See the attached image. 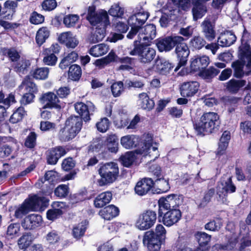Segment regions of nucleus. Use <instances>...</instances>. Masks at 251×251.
Returning <instances> with one entry per match:
<instances>
[{
  "mask_svg": "<svg viewBox=\"0 0 251 251\" xmlns=\"http://www.w3.org/2000/svg\"><path fill=\"white\" fill-rule=\"evenodd\" d=\"M87 19L92 25L97 26L95 30L89 37V42L96 43L102 41L105 36V27L109 24L106 11L101 10L96 12L95 7L90 6Z\"/></svg>",
  "mask_w": 251,
  "mask_h": 251,
  "instance_id": "nucleus-1",
  "label": "nucleus"
},
{
  "mask_svg": "<svg viewBox=\"0 0 251 251\" xmlns=\"http://www.w3.org/2000/svg\"><path fill=\"white\" fill-rule=\"evenodd\" d=\"M219 125V116L217 113L208 112L204 113L194 126L198 135H204L212 133Z\"/></svg>",
  "mask_w": 251,
  "mask_h": 251,
  "instance_id": "nucleus-2",
  "label": "nucleus"
},
{
  "mask_svg": "<svg viewBox=\"0 0 251 251\" xmlns=\"http://www.w3.org/2000/svg\"><path fill=\"white\" fill-rule=\"evenodd\" d=\"M48 202V200L45 197L34 196L15 208L14 216L21 218L31 210L36 211L45 206Z\"/></svg>",
  "mask_w": 251,
  "mask_h": 251,
  "instance_id": "nucleus-3",
  "label": "nucleus"
},
{
  "mask_svg": "<svg viewBox=\"0 0 251 251\" xmlns=\"http://www.w3.org/2000/svg\"><path fill=\"white\" fill-rule=\"evenodd\" d=\"M100 178L98 182L100 186L111 184L117 179L119 174L118 164L110 162L102 164L99 169Z\"/></svg>",
  "mask_w": 251,
  "mask_h": 251,
  "instance_id": "nucleus-4",
  "label": "nucleus"
},
{
  "mask_svg": "<svg viewBox=\"0 0 251 251\" xmlns=\"http://www.w3.org/2000/svg\"><path fill=\"white\" fill-rule=\"evenodd\" d=\"M134 49L129 52L131 55H138L139 61L143 63H149L155 57V50L148 44H134Z\"/></svg>",
  "mask_w": 251,
  "mask_h": 251,
  "instance_id": "nucleus-5",
  "label": "nucleus"
},
{
  "mask_svg": "<svg viewBox=\"0 0 251 251\" xmlns=\"http://www.w3.org/2000/svg\"><path fill=\"white\" fill-rule=\"evenodd\" d=\"M236 190V187L233 184L231 178L229 176H223L218 182L217 186L218 201L223 203L226 204L228 202L226 198L227 193H233Z\"/></svg>",
  "mask_w": 251,
  "mask_h": 251,
  "instance_id": "nucleus-6",
  "label": "nucleus"
},
{
  "mask_svg": "<svg viewBox=\"0 0 251 251\" xmlns=\"http://www.w3.org/2000/svg\"><path fill=\"white\" fill-rule=\"evenodd\" d=\"M147 12L141 10L139 12L131 15L128 20L127 23L131 26V29L127 35L128 39H132L137 34L141 25L145 23L148 18Z\"/></svg>",
  "mask_w": 251,
  "mask_h": 251,
  "instance_id": "nucleus-7",
  "label": "nucleus"
},
{
  "mask_svg": "<svg viewBox=\"0 0 251 251\" xmlns=\"http://www.w3.org/2000/svg\"><path fill=\"white\" fill-rule=\"evenodd\" d=\"M156 213L153 210H146L141 213L137 218L135 226L140 230H146L155 224L156 221Z\"/></svg>",
  "mask_w": 251,
  "mask_h": 251,
  "instance_id": "nucleus-8",
  "label": "nucleus"
},
{
  "mask_svg": "<svg viewBox=\"0 0 251 251\" xmlns=\"http://www.w3.org/2000/svg\"><path fill=\"white\" fill-rule=\"evenodd\" d=\"M141 148L137 149L135 152L137 154L144 156L149 155L153 160H155L159 156L157 144L153 143L152 137L148 135L141 144Z\"/></svg>",
  "mask_w": 251,
  "mask_h": 251,
  "instance_id": "nucleus-9",
  "label": "nucleus"
},
{
  "mask_svg": "<svg viewBox=\"0 0 251 251\" xmlns=\"http://www.w3.org/2000/svg\"><path fill=\"white\" fill-rule=\"evenodd\" d=\"M137 34L138 39L134 42V44H148L156 36V27L152 24L147 25L140 28Z\"/></svg>",
  "mask_w": 251,
  "mask_h": 251,
  "instance_id": "nucleus-10",
  "label": "nucleus"
},
{
  "mask_svg": "<svg viewBox=\"0 0 251 251\" xmlns=\"http://www.w3.org/2000/svg\"><path fill=\"white\" fill-rule=\"evenodd\" d=\"M248 35V32L244 29L242 38V45L239 47V55L244 62H247L246 67L248 70V73H250L251 72V48L246 43Z\"/></svg>",
  "mask_w": 251,
  "mask_h": 251,
  "instance_id": "nucleus-11",
  "label": "nucleus"
},
{
  "mask_svg": "<svg viewBox=\"0 0 251 251\" xmlns=\"http://www.w3.org/2000/svg\"><path fill=\"white\" fill-rule=\"evenodd\" d=\"M180 38L182 40L175 45L176 47L175 51L178 60V65L175 69V71H177L180 67L183 66L186 64L188 57L190 54V50L187 44L184 42V38L181 36Z\"/></svg>",
  "mask_w": 251,
  "mask_h": 251,
  "instance_id": "nucleus-12",
  "label": "nucleus"
},
{
  "mask_svg": "<svg viewBox=\"0 0 251 251\" xmlns=\"http://www.w3.org/2000/svg\"><path fill=\"white\" fill-rule=\"evenodd\" d=\"M143 242L150 251H158L162 243L154 234L152 230L146 231L144 235Z\"/></svg>",
  "mask_w": 251,
  "mask_h": 251,
  "instance_id": "nucleus-13",
  "label": "nucleus"
},
{
  "mask_svg": "<svg viewBox=\"0 0 251 251\" xmlns=\"http://www.w3.org/2000/svg\"><path fill=\"white\" fill-rule=\"evenodd\" d=\"M182 40L180 36H168L166 38L157 40L156 46L160 51H168L171 50L176 43Z\"/></svg>",
  "mask_w": 251,
  "mask_h": 251,
  "instance_id": "nucleus-14",
  "label": "nucleus"
},
{
  "mask_svg": "<svg viewBox=\"0 0 251 251\" xmlns=\"http://www.w3.org/2000/svg\"><path fill=\"white\" fill-rule=\"evenodd\" d=\"M180 200L177 195H171L166 198H162L158 201L160 209L171 210L176 207L180 204Z\"/></svg>",
  "mask_w": 251,
  "mask_h": 251,
  "instance_id": "nucleus-15",
  "label": "nucleus"
},
{
  "mask_svg": "<svg viewBox=\"0 0 251 251\" xmlns=\"http://www.w3.org/2000/svg\"><path fill=\"white\" fill-rule=\"evenodd\" d=\"M210 62L209 57L206 55L195 56L191 60L190 68L193 72H199L205 69Z\"/></svg>",
  "mask_w": 251,
  "mask_h": 251,
  "instance_id": "nucleus-16",
  "label": "nucleus"
},
{
  "mask_svg": "<svg viewBox=\"0 0 251 251\" xmlns=\"http://www.w3.org/2000/svg\"><path fill=\"white\" fill-rule=\"evenodd\" d=\"M42 217L38 214H32L25 217L22 226L25 229H33L39 226L42 223Z\"/></svg>",
  "mask_w": 251,
  "mask_h": 251,
  "instance_id": "nucleus-17",
  "label": "nucleus"
},
{
  "mask_svg": "<svg viewBox=\"0 0 251 251\" xmlns=\"http://www.w3.org/2000/svg\"><path fill=\"white\" fill-rule=\"evenodd\" d=\"M58 41L64 44L67 48L74 49L78 44V40L72 32L67 31L63 32L58 36Z\"/></svg>",
  "mask_w": 251,
  "mask_h": 251,
  "instance_id": "nucleus-18",
  "label": "nucleus"
},
{
  "mask_svg": "<svg viewBox=\"0 0 251 251\" xmlns=\"http://www.w3.org/2000/svg\"><path fill=\"white\" fill-rule=\"evenodd\" d=\"M199 87V83L196 81L184 82L180 87L181 95L184 97H192L197 93Z\"/></svg>",
  "mask_w": 251,
  "mask_h": 251,
  "instance_id": "nucleus-19",
  "label": "nucleus"
},
{
  "mask_svg": "<svg viewBox=\"0 0 251 251\" xmlns=\"http://www.w3.org/2000/svg\"><path fill=\"white\" fill-rule=\"evenodd\" d=\"M94 105L90 102H88L87 104L79 102L75 104V108L76 112L78 113L85 121L90 120V112L94 110Z\"/></svg>",
  "mask_w": 251,
  "mask_h": 251,
  "instance_id": "nucleus-20",
  "label": "nucleus"
},
{
  "mask_svg": "<svg viewBox=\"0 0 251 251\" xmlns=\"http://www.w3.org/2000/svg\"><path fill=\"white\" fill-rule=\"evenodd\" d=\"M202 32L205 38L208 41H213L216 37V32L214 29L215 25L212 23L210 17H207L201 23Z\"/></svg>",
  "mask_w": 251,
  "mask_h": 251,
  "instance_id": "nucleus-21",
  "label": "nucleus"
},
{
  "mask_svg": "<svg viewBox=\"0 0 251 251\" xmlns=\"http://www.w3.org/2000/svg\"><path fill=\"white\" fill-rule=\"evenodd\" d=\"M153 186V181L151 178H147L142 179L138 181L135 188V193L139 196L146 195Z\"/></svg>",
  "mask_w": 251,
  "mask_h": 251,
  "instance_id": "nucleus-22",
  "label": "nucleus"
},
{
  "mask_svg": "<svg viewBox=\"0 0 251 251\" xmlns=\"http://www.w3.org/2000/svg\"><path fill=\"white\" fill-rule=\"evenodd\" d=\"M181 217L180 211L174 208L167 211L163 216V223L167 226H170L176 223Z\"/></svg>",
  "mask_w": 251,
  "mask_h": 251,
  "instance_id": "nucleus-23",
  "label": "nucleus"
},
{
  "mask_svg": "<svg viewBox=\"0 0 251 251\" xmlns=\"http://www.w3.org/2000/svg\"><path fill=\"white\" fill-rule=\"evenodd\" d=\"M41 101L45 104L44 108L57 107L59 100L56 95L51 92L43 94L41 98Z\"/></svg>",
  "mask_w": 251,
  "mask_h": 251,
  "instance_id": "nucleus-24",
  "label": "nucleus"
},
{
  "mask_svg": "<svg viewBox=\"0 0 251 251\" xmlns=\"http://www.w3.org/2000/svg\"><path fill=\"white\" fill-rule=\"evenodd\" d=\"M173 68L172 64L164 59L158 58L155 60L154 69L162 75H167Z\"/></svg>",
  "mask_w": 251,
  "mask_h": 251,
  "instance_id": "nucleus-25",
  "label": "nucleus"
},
{
  "mask_svg": "<svg viewBox=\"0 0 251 251\" xmlns=\"http://www.w3.org/2000/svg\"><path fill=\"white\" fill-rule=\"evenodd\" d=\"M119 208L111 204L105 207L99 211L100 216L106 220H110L119 215Z\"/></svg>",
  "mask_w": 251,
  "mask_h": 251,
  "instance_id": "nucleus-26",
  "label": "nucleus"
},
{
  "mask_svg": "<svg viewBox=\"0 0 251 251\" xmlns=\"http://www.w3.org/2000/svg\"><path fill=\"white\" fill-rule=\"evenodd\" d=\"M236 37L234 34L230 31L222 33L218 39V42L222 47H229L236 41Z\"/></svg>",
  "mask_w": 251,
  "mask_h": 251,
  "instance_id": "nucleus-27",
  "label": "nucleus"
},
{
  "mask_svg": "<svg viewBox=\"0 0 251 251\" xmlns=\"http://www.w3.org/2000/svg\"><path fill=\"white\" fill-rule=\"evenodd\" d=\"M82 125L81 117L71 116L66 121L65 126L76 135L80 130Z\"/></svg>",
  "mask_w": 251,
  "mask_h": 251,
  "instance_id": "nucleus-28",
  "label": "nucleus"
},
{
  "mask_svg": "<svg viewBox=\"0 0 251 251\" xmlns=\"http://www.w3.org/2000/svg\"><path fill=\"white\" fill-rule=\"evenodd\" d=\"M192 3L193 5L192 13L195 20L201 18L206 12V6L200 2V0H193Z\"/></svg>",
  "mask_w": 251,
  "mask_h": 251,
  "instance_id": "nucleus-29",
  "label": "nucleus"
},
{
  "mask_svg": "<svg viewBox=\"0 0 251 251\" xmlns=\"http://www.w3.org/2000/svg\"><path fill=\"white\" fill-rule=\"evenodd\" d=\"M138 104L142 109L147 110H151L154 106L153 100L150 99L146 93H142L138 95Z\"/></svg>",
  "mask_w": 251,
  "mask_h": 251,
  "instance_id": "nucleus-30",
  "label": "nucleus"
},
{
  "mask_svg": "<svg viewBox=\"0 0 251 251\" xmlns=\"http://www.w3.org/2000/svg\"><path fill=\"white\" fill-rule=\"evenodd\" d=\"M109 50V46L104 43L93 46L89 50V53L95 57H98L106 54Z\"/></svg>",
  "mask_w": 251,
  "mask_h": 251,
  "instance_id": "nucleus-31",
  "label": "nucleus"
},
{
  "mask_svg": "<svg viewBox=\"0 0 251 251\" xmlns=\"http://www.w3.org/2000/svg\"><path fill=\"white\" fill-rule=\"evenodd\" d=\"M112 197V193L109 191L100 194L94 200L95 206L97 208L103 207L111 201Z\"/></svg>",
  "mask_w": 251,
  "mask_h": 251,
  "instance_id": "nucleus-32",
  "label": "nucleus"
},
{
  "mask_svg": "<svg viewBox=\"0 0 251 251\" xmlns=\"http://www.w3.org/2000/svg\"><path fill=\"white\" fill-rule=\"evenodd\" d=\"M19 88L23 92H31L33 94H35L37 92V86L32 81V78L28 76L25 78L21 85L20 86Z\"/></svg>",
  "mask_w": 251,
  "mask_h": 251,
  "instance_id": "nucleus-33",
  "label": "nucleus"
},
{
  "mask_svg": "<svg viewBox=\"0 0 251 251\" xmlns=\"http://www.w3.org/2000/svg\"><path fill=\"white\" fill-rule=\"evenodd\" d=\"M139 140L138 137L134 135H126L121 138V145L126 149H130L136 146Z\"/></svg>",
  "mask_w": 251,
  "mask_h": 251,
  "instance_id": "nucleus-34",
  "label": "nucleus"
},
{
  "mask_svg": "<svg viewBox=\"0 0 251 251\" xmlns=\"http://www.w3.org/2000/svg\"><path fill=\"white\" fill-rule=\"evenodd\" d=\"M197 236L199 244L197 251H208L207 245L210 241L211 236L203 232H198Z\"/></svg>",
  "mask_w": 251,
  "mask_h": 251,
  "instance_id": "nucleus-35",
  "label": "nucleus"
},
{
  "mask_svg": "<svg viewBox=\"0 0 251 251\" xmlns=\"http://www.w3.org/2000/svg\"><path fill=\"white\" fill-rule=\"evenodd\" d=\"M169 179L168 178H159L153 182V186L156 187L158 191L157 193H163L167 192L170 189L169 182Z\"/></svg>",
  "mask_w": 251,
  "mask_h": 251,
  "instance_id": "nucleus-36",
  "label": "nucleus"
},
{
  "mask_svg": "<svg viewBox=\"0 0 251 251\" xmlns=\"http://www.w3.org/2000/svg\"><path fill=\"white\" fill-rule=\"evenodd\" d=\"M108 150L113 153H116L118 151V140L116 134L108 135L106 142Z\"/></svg>",
  "mask_w": 251,
  "mask_h": 251,
  "instance_id": "nucleus-37",
  "label": "nucleus"
},
{
  "mask_svg": "<svg viewBox=\"0 0 251 251\" xmlns=\"http://www.w3.org/2000/svg\"><path fill=\"white\" fill-rule=\"evenodd\" d=\"M26 115L25 108L20 106L14 111L10 117L9 122L12 124H17L22 121Z\"/></svg>",
  "mask_w": 251,
  "mask_h": 251,
  "instance_id": "nucleus-38",
  "label": "nucleus"
},
{
  "mask_svg": "<svg viewBox=\"0 0 251 251\" xmlns=\"http://www.w3.org/2000/svg\"><path fill=\"white\" fill-rule=\"evenodd\" d=\"M50 36V30L47 27H42L36 33L35 40L39 46H41Z\"/></svg>",
  "mask_w": 251,
  "mask_h": 251,
  "instance_id": "nucleus-39",
  "label": "nucleus"
},
{
  "mask_svg": "<svg viewBox=\"0 0 251 251\" xmlns=\"http://www.w3.org/2000/svg\"><path fill=\"white\" fill-rule=\"evenodd\" d=\"M246 81L244 80L231 79L226 83V89L232 93H236L240 88L246 85Z\"/></svg>",
  "mask_w": 251,
  "mask_h": 251,
  "instance_id": "nucleus-40",
  "label": "nucleus"
},
{
  "mask_svg": "<svg viewBox=\"0 0 251 251\" xmlns=\"http://www.w3.org/2000/svg\"><path fill=\"white\" fill-rule=\"evenodd\" d=\"M219 71L213 67H210L207 69H203L198 73V75L204 79L209 80L217 75L219 73Z\"/></svg>",
  "mask_w": 251,
  "mask_h": 251,
  "instance_id": "nucleus-41",
  "label": "nucleus"
},
{
  "mask_svg": "<svg viewBox=\"0 0 251 251\" xmlns=\"http://www.w3.org/2000/svg\"><path fill=\"white\" fill-rule=\"evenodd\" d=\"M206 44L205 40L200 36H195L190 41L189 45L193 50H200Z\"/></svg>",
  "mask_w": 251,
  "mask_h": 251,
  "instance_id": "nucleus-42",
  "label": "nucleus"
},
{
  "mask_svg": "<svg viewBox=\"0 0 251 251\" xmlns=\"http://www.w3.org/2000/svg\"><path fill=\"white\" fill-rule=\"evenodd\" d=\"M165 6H163V15L160 19V25L162 27H166L170 21L171 16L175 15L176 10L169 9L165 8Z\"/></svg>",
  "mask_w": 251,
  "mask_h": 251,
  "instance_id": "nucleus-43",
  "label": "nucleus"
},
{
  "mask_svg": "<svg viewBox=\"0 0 251 251\" xmlns=\"http://www.w3.org/2000/svg\"><path fill=\"white\" fill-rule=\"evenodd\" d=\"M81 75L80 67L76 64L71 65L68 71L69 78L74 81L78 80Z\"/></svg>",
  "mask_w": 251,
  "mask_h": 251,
  "instance_id": "nucleus-44",
  "label": "nucleus"
},
{
  "mask_svg": "<svg viewBox=\"0 0 251 251\" xmlns=\"http://www.w3.org/2000/svg\"><path fill=\"white\" fill-rule=\"evenodd\" d=\"M87 224V222L84 221L74 227L72 234L75 238L78 239L84 235Z\"/></svg>",
  "mask_w": 251,
  "mask_h": 251,
  "instance_id": "nucleus-45",
  "label": "nucleus"
},
{
  "mask_svg": "<svg viewBox=\"0 0 251 251\" xmlns=\"http://www.w3.org/2000/svg\"><path fill=\"white\" fill-rule=\"evenodd\" d=\"M76 136L74 131H72L65 126L59 132V138L62 142H67L72 139Z\"/></svg>",
  "mask_w": 251,
  "mask_h": 251,
  "instance_id": "nucleus-46",
  "label": "nucleus"
},
{
  "mask_svg": "<svg viewBox=\"0 0 251 251\" xmlns=\"http://www.w3.org/2000/svg\"><path fill=\"white\" fill-rule=\"evenodd\" d=\"M49 69L47 67L37 68L31 74L32 76L36 79H45L49 75Z\"/></svg>",
  "mask_w": 251,
  "mask_h": 251,
  "instance_id": "nucleus-47",
  "label": "nucleus"
},
{
  "mask_svg": "<svg viewBox=\"0 0 251 251\" xmlns=\"http://www.w3.org/2000/svg\"><path fill=\"white\" fill-rule=\"evenodd\" d=\"M222 220L217 218L210 221L205 225V229L212 231H218L222 226Z\"/></svg>",
  "mask_w": 251,
  "mask_h": 251,
  "instance_id": "nucleus-48",
  "label": "nucleus"
},
{
  "mask_svg": "<svg viewBox=\"0 0 251 251\" xmlns=\"http://www.w3.org/2000/svg\"><path fill=\"white\" fill-rule=\"evenodd\" d=\"M20 225L18 223L10 224L7 227V235L11 238L16 237L19 235Z\"/></svg>",
  "mask_w": 251,
  "mask_h": 251,
  "instance_id": "nucleus-49",
  "label": "nucleus"
},
{
  "mask_svg": "<svg viewBox=\"0 0 251 251\" xmlns=\"http://www.w3.org/2000/svg\"><path fill=\"white\" fill-rule=\"evenodd\" d=\"M79 19L76 14H68L64 16L63 24L67 27H72L75 25Z\"/></svg>",
  "mask_w": 251,
  "mask_h": 251,
  "instance_id": "nucleus-50",
  "label": "nucleus"
},
{
  "mask_svg": "<svg viewBox=\"0 0 251 251\" xmlns=\"http://www.w3.org/2000/svg\"><path fill=\"white\" fill-rule=\"evenodd\" d=\"M135 159V153L133 151H128L121 157L122 164L126 167L130 166Z\"/></svg>",
  "mask_w": 251,
  "mask_h": 251,
  "instance_id": "nucleus-51",
  "label": "nucleus"
},
{
  "mask_svg": "<svg viewBox=\"0 0 251 251\" xmlns=\"http://www.w3.org/2000/svg\"><path fill=\"white\" fill-rule=\"evenodd\" d=\"M45 239L50 245H54L60 241V236L57 231L52 230L47 234Z\"/></svg>",
  "mask_w": 251,
  "mask_h": 251,
  "instance_id": "nucleus-52",
  "label": "nucleus"
},
{
  "mask_svg": "<svg viewBox=\"0 0 251 251\" xmlns=\"http://www.w3.org/2000/svg\"><path fill=\"white\" fill-rule=\"evenodd\" d=\"M112 93L114 97L120 96L124 91V84L121 81L116 82L111 86Z\"/></svg>",
  "mask_w": 251,
  "mask_h": 251,
  "instance_id": "nucleus-53",
  "label": "nucleus"
},
{
  "mask_svg": "<svg viewBox=\"0 0 251 251\" xmlns=\"http://www.w3.org/2000/svg\"><path fill=\"white\" fill-rule=\"evenodd\" d=\"M154 234L162 242L165 241L166 235V230L162 225H157L154 229Z\"/></svg>",
  "mask_w": 251,
  "mask_h": 251,
  "instance_id": "nucleus-54",
  "label": "nucleus"
},
{
  "mask_svg": "<svg viewBox=\"0 0 251 251\" xmlns=\"http://www.w3.org/2000/svg\"><path fill=\"white\" fill-rule=\"evenodd\" d=\"M110 122L106 118H101L97 124V128L98 130L101 132H106L109 127Z\"/></svg>",
  "mask_w": 251,
  "mask_h": 251,
  "instance_id": "nucleus-55",
  "label": "nucleus"
},
{
  "mask_svg": "<svg viewBox=\"0 0 251 251\" xmlns=\"http://www.w3.org/2000/svg\"><path fill=\"white\" fill-rule=\"evenodd\" d=\"M124 12V9L118 4H113L109 10V14L113 17H121L123 15Z\"/></svg>",
  "mask_w": 251,
  "mask_h": 251,
  "instance_id": "nucleus-56",
  "label": "nucleus"
},
{
  "mask_svg": "<svg viewBox=\"0 0 251 251\" xmlns=\"http://www.w3.org/2000/svg\"><path fill=\"white\" fill-rule=\"evenodd\" d=\"M69 193V188L66 185H59L54 190L55 195L60 198L65 197Z\"/></svg>",
  "mask_w": 251,
  "mask_h": 251,
  "instance_id": "nucleus-57",
  "label": "nucleus"
},
{
  "mask_svg": "<svg viewBox=\"0 0 251 251\" xmlns=\"http://www.w3.org/2000/svg\"><path fill=\"white\" fill-rule=\"evenodd\" d=\"M232 67L234 69V75L236 77H241L244 75L243 65L239 61L233 62Z\"/></svg>",
  "mask_w": 251,
  "mask_h": 251,
  "instance_id": "nucleus-58",
  "label": "nucleus"
},
{
  "mask_svg": "<svg viewBox=\"0 0 251 251\" xmlns=\"http://www.w3.org/2000/svg\"><path fill=\"white\" fill-rule=\"evenodd\" d=\"M172 1L179 8L185 11L189 9L191 6L190 0H172Z\"/></svg>",
  "mask_w": 251,
  "mask_h": 251,
  "instance_id": "nucleus-59",
  "label": "nucleus"
},
{
  "mask_svg": "<svg viewBox=\"0 0 251 251\" xmlns=\"http://www.w3.org/2000/svg\"><path fill=\"white\" fill-rule=\"evenodd\" d=\"M40 129L42 131H54L56 129V125L54 123L49 121H41L40 123Z\"/></svg>",
  "mask_w": 251,
  "mask_h": 251,
  "instance_id": "nucleus-60",
  "label": "nucleus"
},
{
  "mask_svg": "<svg viewBox=\"0 0 251 251\" xmlns=\"http://www.w3.org/2000/svg\"><path fill=\"white\" fill-rule=\"evenodd\" d=\"M42 6L44 10L50 11L54 9L57 6L56 0H44Z\"/></svg>",
  "mask_w": 251,
  "mask_h": 251,
  "instance_id": "nucleus-61",
  "label": "nucleus"
},
{
  "mask_svg": "<svg viewBox=\"0 0 251 251\" xmlns=\"http://www.w3.org/2000/svg\"><path fill=\"white\" fill-rule=\"evenodd\" d=\"M29 20L31 23L34 25H38L44 22V17L36 12H33L31 14Z\"/></svg>",
  "mask_w": 251,
  "mask_h": 251,
  "instance_id": "nucleus-62",
  "label": "nucleus"
},
{
  "mask_svg": "<svg viewBox=\"0 0 251 251\" xmlns=\"http://www.w3.org/2000/svg\"><path fill=\"white\" fill-rule=\"evenodd\" d=\"M30 237L27 234L23 235L18 240V245L21 249H26L30 244Z\"/></svg>",
  "mask_w": 251,
  "mask_h": 251,
  "instance_id": "nucleus-63",
  "label": "nucleus"
},
{
  "mask_svg": "<svg viewBox=\"0 0 251 251\" xmlns=\"http://www.w3.org/2000/svg\"><path fill=\"white\" fill-rule=\"evenodd\" d=\"M45 56L43 58V62L50 66L54 65L57 61V58L53 53H50L48 54H44Z\"/></svg>",
  "mask_w": 251,
  "mask_h": 251,
  "instance_id": "nucleus-64",
  "label": "nucleus"
}]
</instances>
